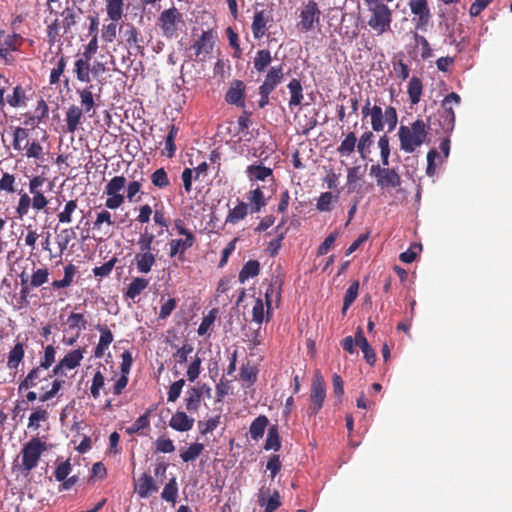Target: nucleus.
Wrapping results in <instances>:
<instances>
[{
    "label": "nucleus",
    "mask_w": 512,
    "mask_h": 512,
    "mask_svg": "<svg viewBox=\"0 0 512 512\" xmlns=\"http://www.w3.org/2000/svg\"><path fill=\"white\" fill-rule=\"evenodd\" d=\"M178 495V486L175 478H171L164 486L161 493L163 500L175 503Z\"/></svg>",
    "instance_id": "39"
},
{
    "label": "nucleus",
    "mask_w": 512,
    "mask_h": 512,
    "mask_svg": "<svg viewBox=\"0 0 512 512\" xmlns=\"http://www.w3.org/2000/svg\"><path fill=\"white\" fill-rule=\"evenodd\" d=\"M151 181L158 188H165L169 185L168 175L163 168L157 169L151 175Z\"/></svg>",
    "instance_id": "56"
},
{
    "label": "nucleus",
    "mask_w": 512,
    "mask_h": 512,
    "mask_svg": "<svg viewBox=\"0 0 512 512\" xmlns=\"http://www.w3.org/2000/svg\"><path fill=\"white\" fill-rule=\"evenodd\" d=\"M246 173L250 180L264 181L267 177L272 175V170L260 165H251L248 166Z\"/></svg>",
    "instance_id": "31"
},
{
    "label": "nucleus",
    "mask_w": 512,
    "mask_h": 512,
    "mask_svg": "<svg viewBox=\"0 0 512 512\" xmlns=\"http://www.w3.org/2000/svg\"><path fill=\"white\" fill-rule=\"evenodd\" d=\"M24 91L20 86H16L11 95L7 96V103L12 107H19L24 102Z\"/></svg>",
    "instance_id": "58"
},
{
    "label": "nucleus",
    "mask_w": 512,
    "mask_h": 512,
    "mask_svg": "<svg viewBox=\"0 0 512 512\" xmlns=\"http://www.w3.org/2000/svg\"><path fill=\"white\" fill-rule=\"evenodd\" d=\"M326 398V384L320 372H316L310 390L311 405L309 406V414L316 415L323 406Z\"/></svg>",
    "instance_id": "5"
},
{
    "label": "nucleus",
    "mask_w": 512,
    "mask_h": 512,
    "mask_svg": "<svg viewBox=\"0 0 512 512\" xmlns=\"http://www.w3.org/2000/svg\"><path fill=\"white\" fill-rule=\"evenodd\" d=\"M268 425V419L265 416L257 417L250 425V435L253 440H258L264 435L265 429Z\"/></svg>",
    "instance_id": "32"
},
{
    "label": "nucleus",
    "mask_w": 512,
    "mask_h": 512,
    "mask_svg": "<svg viewBox=\"0 0 512 512\" xmlns=\"http://www.w3.org/2000/svg\"><path fill=\"white\" fill-rule=\"evenodd\" d=\"M378 147L380 149V156L383 166L389 165V156H390V147H389V138L386 135H383L378 140Z\"/></svg>",
    "instance_id": "52"
},
{
    "label": "nucleus",
    "mask_w": 512,
    "mask_h": 512,
    "mask_svg": "<svg viewBox=\"0 0 512 512\" xmlns=\"http://www.w3.org/2000/svg\"><path fill=\"white\" fill-rule=\"evenodd\" d=\"M47 418H48L47 411H45L43 409H37L36 411L31 413V415L29 416L28 427L33 428V429H38L40 426L39 423L41 421H45Z\"/></svg>",
    "instance_id": "59"
},
{
    "label": "nucleus",
    "mask_w": 512,
    "mask_h": 512,
    "mask_svg": "<svg viewBox=\"0 0 512 512\" xmlns=\"http://www.w3.org/2000/svg\"><path fill=\"white\" fill-rule=\"evenodd\" d=\"M32 206V198L25 192H20V198L16 211L20 218L28 214L29 208Z\"/></svg>",
    "instance_id": "51"
},
{
    "label": "nucleus",
    "mask_w": 512,
    "mask_h": 512,
    "mask_svg": "<svg viewBox=\"0 0 512 512\" xmlns=\"http://www.w3.org/2000/svg\"><path fill=\"white\" fill-rule=\"evenodd\" d=\"M66 67V59L64 56H61L57 62V65L55 68L52 69L50 73V84H56L60 76L63 74Z\"/></svg>",
    "instance_id": "63"
},
{
    "label": "nucleus",
    "mask_w": 512,
    "mask_h": 512,
    "mask_svg": "<svg viewBox=\"0 0 512 512\" xmlns=\"http://www.w3.org/2000/svg\"><path fill=\"white\" fill-rule=\"evenodd\" d=\"M335 197L330 192H325L320 195L317 200L316 207L321 212H328L332 209V203Z\"/></svg>",
    "instance_id": "53"
},
{
    "label": "nucleus",
    "mask_w": 512,
    "mask_h": 512,
    "mask_svg": "<svg viewBox=\"0 0 512 512\" xmlns=\"http://www.w3.org/2000/svg\"><path fill=\"white\" fill-rule=\"evenodd\" d=\"M76 238V233L73 229H63L56 237L57 245L61 252L65 251L71 240Z\"/></svg>",
    "instance_id": "46"
},
{
    "label": "nucleus",
    "mask_w": 512,
    "mask_h": 512,
    "mask_svg": "<svg viewBox=\"0 0 512 512\" xmlns=\"http://www.w3.org/2000/svg\"><path fill=\"white\" fill-rule=\"evenodd\" d=\"M272 57L270 54V51L266 49H262L256 52V55L254 57V68L258 72H263L271 63Z\"/></svg>",
    "instance_id": "34"
},
{
    "label": "nucleus",
    "mask_w": 512,
    "mask_h": 512,
    "mask_svg": "<svg viewBox=\"0 0 512 512\" xmlns=\"http://www.w3.org/2000/svg\"><path fill=\"white\" fill-rule=\"evenodd\" d=\"M83 359V350L76 349L68 352L62 360L54 367V375H66V370L78 367Z\"/></svg>",
    "instance_id": "8"
},
{
    "label": "nucleus",
    "mask_w": 512,
    "mask_h": 512,
    "mask_svg": "<svg viewBox=\"0 0 512 512\" xmlns=\"http://www.w3.org/2000/svg\"><path fill=\"white\" fill-rule=\"evenodd\" d=\"M260 265L256 260H249L239 273V281L244 283L249 278H253L259 274Z\"/></svg>",
    "instance_id": "29"
},
{
    "label": "nucleus",
    "mask_w": 512,
    "mask_h": 512,
    "mask_svg": "<svg viewBox=\"0 0 512 512\" xmlns=\"http://www.w3.org/2000/svg\"><path fill=\"white\" fill-rule=\"evenodd\" d=\"M49 272L46 268H40L34 271L31 276L30 286L39 287L48 281Z\"/></svg>",
    "instance_id": "55"
},
{
    "label": "nucleus",
    "mask_w": 512,
    "mask_h": 512,
    "mask_svg": "<svg viewBox=\"0 0 512 512\" xmlns=\"http://www.w3.org/2000/svg\"><path fill=\"white\" fill-rule=\"evenodd\" d=\"M248 214V204L238 201L237 205L232 208L225 220L226 224H236L243 220Z\"/></svg>",
    "instance_id": "20"
},
{
    "label": "nucleus",
    "mask_w": 512,
    "mask_h": 512,
    "mask_svg": "<svg viewBox=\"0 0 512 512\" xmlns=\"http://www.w3.org/2000/svg\"><path fill=\"white\" fill-rule=\"evenodd\" d=\"M182 20L181 13L175 8L164 10L159 17L160 27L166 37H173L178 30V24Z\"/></svg>",
    "instance_id": "6"
},
{
    "label": "nucleus",
    "mask_w": 512,
    "mask_h": 512,
    "mask_svg": "<svg viewBox=\"0 0 512 512\" xmlns=\"http://www.w3.org/2000/svg\"><path fill=\"white\" fill-rule=\"evenodd\" d=\"M204 445L201 443L191 444L187 450L181 452L180 457L184 462H191L196 460L202 453Z\"/></svg>",
    "instance_id": "42"
},
{
    "label": "nucleus",
    "mask_w": 512,
    "mask_h": 512,
    "mask_svg": "<svg viewBox=\"0 0 512 512\" xmlns=\"http://www.w3.org/2000/svg\"><path fill=\"white\" fill-rule=\"evenodd\" d=\"M90 58L82 56L75 62L74 72L79 81L89 83L90 78Z\"/></svg>",
    "instance_id": "19"
},
{
    "label": "nucleus",
    "mask_w": 512,
    "mask_h": 512,
    "mask_svg": "<svg viewBox=\"0 0 512 512\" xmlns=\"http://www.w3.org/2000/svg\"><path fill=\"white\" fill-rule=\"evenodd\" d=\"M123 0H107L106 11L108 17L114 21H119L123 16Z\"/></svg>",
    "instance_id": "26"
},
{
    "label": "nucleus",
    "mask_w": 512,
    "mask_h": 512,
    "mask_svg": "<svg viewBox=\"0 0 512 512\" xmlns=\"http://www.w3.org/2000/svg\"><path fill=\"white\" fill-rule=\"evenodd\" d=\"M371 125L374 131L379 132L384 128V116L381 107L375 105L371 108Z\"/></svg>",
    "instance_id": "45"
},
{
    "label": "nucleus",
    "mask_w": 512,
    "mask_h": 512,
    "mask_svg": "<svg viewBox=\"0 0 512 512\" xmlns=\"http://www.w3.org/2000/svg\"><path fill=\"white\" fill-rule=\"evenodd\" d=\"M355 343L362 350L367 363L373 365L376 361V354L372 347L369 345L367 339L364 337L363 331L360 327H358L355 335Z\"/></svg>",
    "instance_id": "16"
},
{
    "label": "nucleus",
    "mask_w": 512,
    "mask_h": 512,
    "mask_svg": "<svg viewBox=\"0 0 512 512\" xmlns=\"http://www.w3.org/2000/svg\"><path fill=\"white\" fill-rule=\"evenodd\" d=\"M245 85L242 81H234L226 93V101L239 107L245 106L244 101Z\"/></svg>",
    "instance_id": "11"
},
{
    "label": "nucleus",
    "mask_w": 512,
    "mask_h": 512,
    "mask_svg": "<svg viewBox=\"0 0 512 512\" xmlns=\"http://www.w3.org/2000/svg\"><path fill=\"white\" fill-rule=\"evenodd\" d=\"M411 12L418 17L416 28L424 29L430 20V11L425 0H410Z\"/></svg>",
    "instance_id": "9"
},
{
    "label": "nucleus",
    "mask_w": 512,
    "mask_h": 512,
    "mask_svg": "<svg viewBox=\"0 0 512 512\" xmlns=\"http://www.w3.org/2000/svg\"><path fill=\"white\" fill-rule=\"evenodd\" d=\"M150 413L151 411H147L143 415H141L131 426L126 428V433L129 435H133L135 433H138L142 429L147 428L150 424Z\"/></svg>",
    "instance_id": "44"
},
{
    "label": "nucleus",
    "mask_w": 512,
    "mask_h": 512,
    "mask_svg": "<svg viewBox=\"0 0 512 512\" xmlns=\"http://www.w3.org/2000/svg\"><path fill=\"white\" fill-rule=\"evenodd\" d=\"M320 16L321 11L316 1L309 0L307 3L303 4L300 10V20L297 24L298 30L301 32L311 31L315 27V25L319 24Z\"/></svg>",
    "instance_id": "4"
},
{
    "label": "nucleus",
    "mask_w": 512,
    "mask_h": 512,
    "mask_svg": "<svg viewBox=\"0 0 512 512\" xmlns=\"http://www.w3.org/2000/svg\"><path fill=\"white\" fill-rule=\"evenodd\" d=\"M213 35L211 32H203L201 37L193 44L197 57H206L213 48Z\"/></svg>",
    "instance_id": "13"
},
{
    "label": "nucleus",
    "mask_w": 512,
    "mask_h": 512,
    "mask_svg": "<svg viewBox=\"0 0 512 512\" xmlns=\"http://www.w3.org/2000/svg\"><path fill=\"white\" fill-rule=\"evenodd\" d=\"M78 205L76 200H70L68 201L63 211H61L58 214V220L60 223H71L72 221V214L76 211Z\"/></svg>",
    "instance_id": "47"
},
{
    "label": "nucleus",
    "mask_w": 512,
    "mask_h": 512,
    "mask_svg": "<svg viewBox=\"0 0 512 512\" xmlns=\"http://www.w3.org/2000/svg\"><path fill=\"white\" fill-rule=\"evenodd\" d=\"M460 101V96L455 92L448 94L442 101L441 107L443 109V112L441 115V126L443 130L446 132L452 131L455 123V114L451 107V104L454 103L458 105Z\"/></svg>",
    "instance_id": "7"
},
{
    "label": "nucleus",
    "mask_w": 512,
    "mask_h": 512,
    "mask_svg": "<svg viewBox=\"0 0 512 512\" xmlns=\"http://www.w3.org/2000/svg\"><path fill=\"white\" fill-rule=\"evenodd\" d=\"M194 419L189 417L185 412H176L169 421V426L179 432H186L192 429Z\"/></svg>",
    "instance_id": "12"
},
{
    "label": "nucleus",
    "mask_w": 512,
    "mask_h": 512,
    "mask_svg": "<svg viewBox=\"0 0 512 512\" xmlns=\"http://www.w3.org/2000/svg\"><path fill=\"white\" fill-rule=\"evenodd\" d=\"M422 82L418 77L413 76L408 84V94L412 104H417L422 95Z\"/></svg>",
    "instance_id": "35"
},
{
    "label": "nucleus",
    "mask_w": 512,
    "mask_h": 512,
    "mask_svg": "<svg viewBox=\"0 0 512 512\" xmlns=\"http://www.w3.org/2000/svg\"><path fill=\"white\" fill-rule=\"evenodd\" d=\"M55 355H56V350H55L54 346L48 345L45 348L44 356L41 359L38 367H40L43 370L48 369L54 363Z\"/></svg>",
    "instance_id": "57"
},
{
    "label": "nucleus",
    "mask_w": 512,
    "mask_h": 512,
    "mask_svg": "<svg viewBox=\"0 0 512 512\" xmlns=\"http://www.w3.org/2000/svg\"><path fill=\"white\" fill-rule=\"evenodd\" d=\"M401 184L399 174L395 169L386 168L378 180L377 185L381 187H398Z\"/></svg>",
    "instance_id": "21"
},
{
    "label": "nucleus",
    "mask_w": 512,
    "mask_h": 512,
    "mask_svg": "<svg viewBox=\"0 0 512 512\" xmlns=\"http://www.w3.org/2000/svg\"><path fill=\"white\" fill-rule=\"evenodd\" d=\"M135 490L138 496L144 499L149 497L153 492H156L158 486L151 475L144 473L138 478Z\"/></svg>",
    "instance_id": "10"
},
{
    "label": "nucleus",
    "mask_w": 512,
    "mask_h": 512,
    "mask_svg": "<svg viewBox=\"0 0 512 512\" xmlns=\"http://www.w3.org/2000/svg\"><path fill=\"white\" fill-rule=\"evenodd\" d=\"M194 244V236H188L184 239H173L170 241V256L174 257L178 253L182 254Z\"/></svg>",
    "instance_id": "23"
},
{
    "label": "nucleus",
    "mask_w": 512,
    "mask_h": 512,
    "mask_svg": "<svg viewBox=\"0 0 512 512\" xmlns=\"http://www.w3.org/2000/svg\"><path fill=\"white\" fill-rule=\"evenodd\" d=\"M283 76V67L281 65L271 67L260 88L272 92L282 82Z\"/></svg>",
    "instance_id": "14"
},
{
    "label": "nucleus",
    "mask_w": 512,
    "mask_h": 512,
    "mask_svg": "<svg viewBox=\"0 0 512 512\" xmlns=\"http://www.w3.org/2000/svg\"><path fill=\"white\" fill-rule=\"evenodd\" d=\"M373 133L367 131L363 133L357 143V151L360 153L362 158H366L367 153L370 152V146L373 143Z\"/></svg>",
    "instance_id": "40"
},
{
    "label": "nucleus",
    "mask_w": 512,
    "mask_h": 512,
    "mask_svg": "<svg viewBox=\"0 0 512 512\" xmlns=\"http://www.w3.org/2000/svg\"><path fill=\"white\" fill-rule=\"evenodd\" d=\"M77 270L76 267L72 264L67 265L64 268V277L61 280H55L52 283V286L56 289L60 288H66L71 285L73 282L74 276L76 274Z\"/></svg>",
    "instance_id": "37"
},
{
    "label": "nucleus",
    "mask_w": 512,
    "mask_h": 512,
    "mask_svg": "<svg viewBox=\"0 0 512 512\" xmlns=\"http://www.w3.org/2000/svg\"><path fill=\"white\" fill-rule=\"evenodd\" d=\"M82 114L83 112L81 108L75 105L69 107V109L66 112L67 130L69 132L73 133L77 129L81 121Z\"/></svg>",
    "instance_id": "22"
},
{
    "label": "nucleus",
    "mask_w": 512,
    "mask_h": 512,
    "mask_svg": "<svg viewBox=\"0 0 512 512\" xmlns=\"http://www.w3.org/2000/svg\"><path fill=\"white\" fill-rule=\"evenodd\" d=\"M252 318L253 321L261 324L264 321L265 318V309L262 299L257 298L255 300L253 309H252Z\"/></svg>",
    "instance_id": "62"
},
{
    "label": "nucleus",
    "mask_w": 512,
    "mask_h": 512,
    "mask_svg": "<svg viewBox=\"0 0 512 512\" xmlns=\"http://www.w3.org/2000/svg\"><path fill=\"white\" fill-rule=\"evenodd\" d=\"M202 394L199 389L193 387L186 392L185 405L189 412L198 410L201 403Z\"/></svg>",
    "instance_id": "27"
},
{
    "label": "nucleus",
    "mask_w": 512,
    "mask_h": 512,
    "mask_svg": "<svg viewBox=\"0 0 512 512\" xmlns=\"http://www.w3.org/2000/svg\"><path fill=\"white\" fill-rule=\"evenodd\" d=\"M138 272L147 274L151 271L156 261V256L152 252L137 253L134 257Z\"/></svg>",
    "instance_id": "17"
},
{
    "label": "nucleus",
    "mask_w": 512,
    "mask_h": 512,
    "mask_svg": "<svg viewBox=\"0 0 512 512\" xmlns=\"http://www.w3.org/2000/svg\"><path fill=\"white\" fill-rule=\"evenodd\" d=\"M112 226L114 222L112 221V215L107 210H102L97 214L96 220L94 222V229H102L103 225Z\"/></svg>",
    "instance_id": "61"
},
{
    "label": "nucleus",
    "mask_w": 512,
    "mask_h": 512,
    "mask_svg": "<svg viewBox=\"0 0 512 512\" xmlns=\"http://www.w3.org/2000/svg\"><path fill=\"white\" fill-rule=\"evenodd\" d=\"M288 89L291 94L289 105L298 106L303 99L302 86L299 80L292 79L288 84Z\"/></svg>",
    "instance_id": "30"
},
{
    "label": "nucleus",
    "mask_w": 512,
    "mask_h": 512,
    "mask_svg": "<svg viewBox=\"0 0 512 512\" xmlns=\"http://www.w3.org/2000/svg\"><path fill=\"white\" fill-rule=\"evenodd\" d=\"M91 88L92 86L77 91L80 96L81 106L86 113L90 112L95 105Z\"/></svg>",
    "instance_id": "43"
},
{
    "label": "nucleus",
    "mask_w": 512,
    "mask_h": 512,
    "mask_svg": "<svg viewBox=\"0 0 512 512\" xmlns=\"http://www.w3.org/2000/svg\"><path fill=\"white\" fill-rule=\"evenodd\" d=\"M248 200L250 202V212L257 213L261 210L262 207L266 205V200L262 190L257 187L250 191Z\"/></svg>",
    "instance_id": "25"
},
{
    "label": "nucleus",
    "mask_w": 512,
    "mask_h": 512,
    "mask_svg": "<svg viewBox=\"0 0 512 512\" xmlns=\"http://www.w3.org/2000/svg\"><path fill=\"white\" fill-rule=\"evenodd\" d=\"M154 238L155 236L152 233L147 231L142 233L137 241V246L139 247L138 253L151 252Z\"/></svg>",
    "instance_id": "49"
},
{
    "label": "nucleus",
    "mask_w": 512,
    "mask_h": 512,
    "mask_svg": "<svg viewBox=\"0 0 512 512\" xmlns=\"http://www.w3.org/2000/svg\"><path fill=\"white\" fill-rule=\"evenodd\" d=\"M384 116V122L388 125L389 132L392 131L398 122L397 112L396 109L392 106H389L385 109V112L383 113Z\"/></svg>",
    "instance_id": "64"
},
{
    "label": "nucleus",
    "mask_w": 512,
    "mask_h": 512,
    "mask_svg": "<svg viewBox=\"0 0 512 512\" xmlns=\"http://www.w3.org/2000/svg\"><path fill=\"white\" fill-rule=\"evenodd\" d=\"M81 14L82 12L80 9H74L69 7L62 12V26L65 32H68V30L77 23L79 16Z\"/></svg>",
    "instance_id": "28"
},
{
    "label": "nucleus",
    "mask_w": 512,
    "mask_h": 512,
    "mask_svg": "<svg viewBox=\"0 0 512 512\" xmlns=\"http://www.w3.org/2000/svg\"><path fill=\"white\" fill-rule=\"evenodd\" d=\"M357 138L355 133L350 132L346 135L345 139L341 142L337 151L341 156H349L357 146Z\"/></svg>",
    "instance_id": "36"
},
{
    "label": "nucleus",
    "mask_w": 512,
    "mask_h": 512,
    "mask_svg": "<svg viewBox=\"0 0 512 512\" xmlns=\"http://www.w3.org/2000/svg\"><path fill=\"white\" fill-rule=\"evenodd\" d=\"M148 286V280L137 277L129 284L126 295L131 299H135Z\"/></svg>",
    "instance_id": "38"
},
{
    "label": "nucleus",
    "mask_w": 512,
    "mask_h": 512,
    "mask_svg": "<svg viewBox=\"0 0 512 512\" xmlns=\"http://www.w3.org/2000/svg\"><path fill=\"white\" fill-rule=\"evenodd\" d=\"M67 324L70 329H77L78 333L85 330L87 327V321L83 314L80 313H71L67 319Z\"/></svg>",
    "instance_id": "48"
},
{
    "label": "nucleus",
    "mask_w": 512,
    "mask_h": 512,
    "mask_svg": "<svg viewBox=\"0 0 512 512\" xmlns=\"http://www.w3.org/2000/svg\"><path fill=\"white\" fill-rule=\"evenodd\" d=\"M176 135H177V129L175 128V126H172L167 137H166V140H165L164 153L168 157H173V155L175 153L174 140H175Z\"/></svg>",
    "instance_id": "60"
},
{
    "label": "nucleus",
    "mask_w": 512,
    "mask_h": 512,
    "mask_svg": "<svg viewBox=\"0 0 512 512\" xmlns=\"http://www.w3.org/2000/svg\"><path fill=\"white\" fill-rule=\"evenodd\" d=\"M280 440L276 427H271L268 430L267 439L264 448L266 450H279L280 448Z\"/></svg>",
    "instance_id": "50"
},
{
    "label": "nucleus",
    "mask_w": 512,
    "mask_h": 512,
    "mask_svg": "<svg viewBox=\"0 0 512 512\" xmlns=\"http://www.w3.org/2000/svg\"><path fill=\"white\" fill-rule=\"evenodd\" d=\"M71 470H72V466H71L69 459L59 463L56 466V469L54 472L55 479L58 482L64 481L68 477V475L71 473Z\"/></svg>",
    "instance_id": "54"
},
{
    "label": "nucleus",
    "mask_w": 512,
    "mask_h": 512,
    "mask_svg": "<svg viewBox=\"0 0 512 512\" xmlns=\"http://www.w3.org/2000/svg\"><path fill=\"white\" fill-rule=\"evenodd\" d=\"M46 450L45 443L38 438H33L25 443L21 449V463L14 464V469L27 475L31 470L37 467L42 453Z\"/></svg>",
    "instance_id": "2"
},
{
    "label": "nucleus",
    "mask_w": 512,
    "mask_h": 512,
    "mask_svg": "<svg viewBox=\"0 0 512 512\" xmlns=\"http://www.w3.org/2000/svg\"><path fill=\"white\" fill-rule=\"evenodd\" d=\"M267 20L264 15V11H256L252 22V33L256 39H260L264 36L266 30Z\"/></svg>",
    "instance_id": "24"
},
{
    "label": "nucleus",
    "mask_w": 512,
    "mask_h": 512,
    "mask_svg": "<svg viewBox=\"0 0 512 512\" xmlns=\"http://www.w3.org/2000/svg\"><path fill=\"white\" fill-rule=\"evenodd\" d=\"M28 130L22 127H17L13 133V147L15 150L22 151L24 150L29 143L28 140Z\"/></svg>",
    "instance_id": "33"
},
{
    "label": "nucleus",
    "mask_w": 512,
    "mask_h": 512,
    "mask_svg": "<svg viewBox=\"0 0 512 512\" xmlns=\"http://www.w3.org/2000/svg\"><path fill=\"white\" fill-rule=\"evenodd\" d=\"M258 502L261 507H265V512H274L281 504L279 492L274 490L273 493L266 498L265 492L261 490Z\"/></svg>",
    "instance_id": "18"
},
{
    "label": "nucleus",
    "mask_w": 512,
    "mask_h": 512,
    "mask_svg": "<svg viewBox=\"0 0 512 512\" xmlns=\"http://www.w3.org/2000/svg\"><path fill=\"white\" fill-rule=\"evenodd\" d=\"M428 126L423 120H416L410 126H400L398 136L400 146L406 153H413L426 140Z\"/></svg>",
    "instance_id": "1"
},
{
    "label": "nucleus",
    "mask_w": 512,
    "mask_h": 512,
    "mask_svg": "<svg viewBox=\"0 0 512 512\" xmlns=\"http://www.w3.org/2000/svg\"><path fill=\"white\" fill-rule=\"evenodd\" d=\"M24 357L23 344L17 343L9 353L8 367L11 369L17 368L19 363Z\"/></svg>",
    "instance_id": "41"
},
{
    "label": "nucleus",
    "mask_w": 512,
    "mask_h": 512,
    "mask_svg": "<svg viewBox=\"0 0 512 512\" xmlns=\"http://www.w3.org/2000/svg\"><path fill=\"white\" fill-rule=\"evenodd\" d=\"M127 184L124 176H114L105 186L104 193L107 195L105 206L108 209L115 210L125 201V196L121 191Z\"/></svg>",
    "instance_id": "3"
},
{
    "label": "nucleus",
    "mask_w": 512,
    "mask_h": 512,
    "mask_svg": "<svg viewBox=\"0 0 512 512\" xmlns=\"http://www.w3.org/2000/svg\"><path fill=\"white\" fill-rule=\"evenodd\" d=\"M100 332L99 342L95 348L94 355L96 358H101L106 349L113 341V334L107 326L97 325L96 327Z\"/></svg>",
    "instance_id": "15"
}]
</instances>
